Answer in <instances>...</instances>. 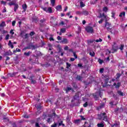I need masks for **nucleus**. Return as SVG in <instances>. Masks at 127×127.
I'll list each match as a JSON object with an SVG mask.
<instances>
[{"label": "nucleus", "mask_w": 127, "mask_h": 127, "mask_svg": "<svg viewBox=\"0 0 127 127\" xmlns=\"http://www.w3.org/2000/svg\"><path fill=\"white\" fill-rule=\"evenodd\" d=\"M108 20H105V27L107 28V30H109V29H112V24L108 22Z\"/></svg>", "instance_id": "nucleus-5"}, {"label": "nucleus", "mask_w": 127, "mask_h": 127, "mask_svg": "<svg viewBox=\"0 0 127 127\" xmlns=\"http://www.w3.org/2000/svg\"><path fill=\"white\" fill-rule=\"evenodd\" d=\"M37 110H40L41 109V105H38L36 107Z\"/></svg>", "instance_id": "nucleus-52"}, {"label": "nucleus", "mask_w": 127, "mask_h": 127, "mask_svg": "<svg viewBox=\"0 0 127 127\" xmlns=\"http://www.w3.org/2000/svg\"><path fill=\"white\" fill-rule=\"evenodd\" d=\"M105 82L106 84H108V83L109 82V78H107L105 79Z\"/></svg>", "instance_id": "nucleus-47"}, {"label": "nucleus", "mask_w": 127, "mask_h": 127, "mask_svg": "<svg viewBox=\"0 0 127 127\" xmlns=\"http://www.w3.org/2000/svg\"><path fill=\"white\" fill-rule=\"evenodd\" d=\"M8 5H9V6H11V5H14V11H15V12H16V10H17V9H18V4H17L15 1H10L8 3Z\"/></svg>", "instance_id": "nucleus-3"}, {"label": "nucleus", "mask_w": 127, "mask_h": 127, "mask_svg": "<svg viewBox=\"0 0 127 127\" xmlns=\"http://www.w3.org/2000/svg\"><path fill=\"white\" fill-rule=\"evenodd\" d=\"M10 33H11V34H12V35L13 34H14V33L13 32V30H11L10 31Z\"/></svg>", "instance_id": "nucleus-62"}, {"label": "nucleus", "mask_w": 127, "mask_h": 127, "mask_svg": "<svg viewBox=\"0 0 127 127\" xmlns=\"http://www.w3.org/2000/svg\"><path fill=\"white\" fill-rule=\"evenodd\" d=\"M45 19H41L40 20V22L41 23H44V22H45Z\"/></svg>", "instance_id": "nucleus-49"}, {"label": "nucleus", "mask_w": 127, "mask_h": 127, "mask_svg": "<svg viewBox=\"0 0 127 127\" xmlns=\"http://www.w3.org/2000/svg\"><path fill=\"white\" fill-rule=\"evenodd\" d=\"M81 13L83 15H88L89 14V12L87 10H83V11H82Z\"/></svg>", "instance_id": "nucleus-17"}, {"label": "nucleus", "mask_w": 127, "mask_h": 127, "mask_svg": "<svg viewBox=\"0 0 127 127\" xmlns=\"http://www.w3.org/2000/svg\"><path fill=\"white\" fill-rule=\"evenodd\" d=\"M104 106H105V104H102L98 107V109H102V108H104Z\"/></svg>", "instance_id": "nucleus-50"}, {"label": "nucleus", "mask_w": 127, "mask_h": 127, "mask_svg": "<svg viewBox=\"0 0 127 127\" xmlns=\"http://www.w3.org/2000/svg\"><path fill=\"white\" fill-rule=\"evenodd\" d=\"M64 91H65L66 94H68L70 91H71L72 92H74V90H73V88L72 87H67L65 89H64Z\"/></svg>", "instance_id": "nucleus-9"}, {"label": "nucleus", "mask_w": 127, "mask_h": 127, "mask_svg": "<svg viewBox=\"0 0 127 127\" xmlns=\"http://www.w3.org/2000/svg\"><path fill=\"white\" fill-rule=\"evenodd\" d=\"M24 31L21 32L20 35L22 38H24L25 39H26L28 38L29 35L28 34H25ZM25 34V35H24Z\"/></svg>", "instance_id": "nucleus-7"}, {"label": "nucleus", "mask_w": 127, "mask_h": 127, "mask_svg": "<svg viewBox=\"0 0 127 127\" xmlns=\"http://www.w3.org/2000/svg\"><path fill=\"white\" fill-rule=\"evenodd\" d=\"M96 42H102L103 41V40L101 38H99V39L96 40Z\"/></svg>", "instance_id": "nucleus-43"}, {"label": "nucleus", "mask_w": 127, "mask_h": 127, "mask_svg": "<svg viewBox=\"0 0 127 127\" xmlns=\"http://www.w3.org/2000/svg\"><path fill=\"white\" fill-rule=\"evenodd\" d=\"M17 73L16 72H13L12 73H8V77H14Z\"/></svg>", "instance_id": "nucleus-16"}, {"label": "nucleus", "mask_w": 127, "mask_h": 127, "mask_svg": "<svg viewBox=\"0 0 127 127\" xmlns=\"http://www.w3.org/2000/svg\"><path fill=\"white\" fill-rule=\"evenodd\" d=\"M22 7L23 9H24V11H26V9L27 8V5H26V4H24L22 5Z\"/></svg>", "instance_id": "nucleus-18"}, {"label": "nucleus", "mask_w": 127, "mask_h": 127, "mask_svg": "<svg viewBox=\"0 0 127 127\" xmlns=\"http://www.w3.org/2000/svg\"><path fill=\"white\" fill-rule=\"evenodd\" d=\"M104 71H105V68H101L99 70V72L101 73V74H102V73H104Z\"/></svg>", "instance_id": "nucleus-31"}, {"label": "nucleus", "mask_w": 127, "mask_h": 127, "mask_svg": "<svg viewBox=\"0 0 127 127\" xmlns=\"http://www.w3.org/2000/svg\"><path fill=\"white\" fill-rule=\"evenodd\" d=\"M124 47H125V46L124 45H121L120 48V50H123V49H124Z\"/></svg>", "instance_id": "nucleus-46"}, {"label": "nucleus", "mask_w": 127, "mask_h": 127, "mask_svg": "<svg viewBox=\"0 0 127 127\" xmlns=\"http://www.w3.org/2000/svg\"><path fill=\"white\" fill-rule=\"evenodd\" d=\"M112 50L114 51V52H112V53L116 52V51H118V46H113Z\"/></svg>", "instance_id": "nucleus-11"}, {"label": "nucleus", "mask_w": 127, "mask_h": 127, "mask_svg": "<svg viewBox=\"0 0 127 127\" xmlns=\"http://www.w3.org/2000/svg\"><path fill=\"white\" fill-rule=\"evenodd\" d=\"M120 17H122V16H124V17L126 16V12L123 11L120 13L119 14Z\"/></svg>", "instance_id": "nucleus-19"}, {"label": "nucleus", "mask_w": 127, "mask_h": 127, "mask_svg": "<svg viewBox=\"0 0 127 127\" xmlns=\"http://www.w3.org/2000/svg\"><path fill=\"white\" fill-rule=\"evenodd\" d=\"M118 94H119L120 96H121L123 97V96H125V93H123V92L121 91H118Z\"/></svg>", "instance_id": "nucleus-25"}, {"label": "nucleus", "mask_w": 127, "mask_h": 127, "mask_svg": "<svg viewBox=\"0 0 127 127\" xmlns=\"http://www.w3.org/2000/svg\"><path fill=\"white\" fill-rule=\"evenodd\" d=\"M0 2H1V4H3V5H5V4H6V2L3 0H1Z\"/></svg>", "instance_id": "nucleus-39"}, {"label": "nucleus", "mask_w": 127, "mask_h": 127, "mask_svg": "<svg viewBox=\"0 0 127 127\" xmlns=\"http://www.w3.org/2000/svg\"><path fill=\"white\" fill-rule=\"evenodd\" d=\"M31 83V84H35V83H36V81L34 80L33 79H32Z\"/></svg>", "instance_id": "nucleus-54"}, {"label": "nucleus", "mask_w": 127, "mask_h": 127, "mask_svg": "<svg viewBox=\"0 0 127 127\" xmlns=\"http://www.w3.org/2000/svg\"><path fill=\"white\" fill-rule=\"evenodd\" d=\"M64 21H62L60 23V25H64Z\"/></svg>", "instance_id": "nucleus-56"}, {"label": "nucleus", "mask_w": 127, "mask_h": 127, "mask_svg": "<svg viewBox=\"0 0 127 127\" xmlns=\"http://www.w3.org/2000/svg\"><path fill=\"white\" fill-rule=\"evenodd\" d=\"M51 37L49 38L50 41H54V38H53V35H50Z\"/></svg>", "instance_id": "nucleus-30"}, {"label": "nucleus", "mask_w": 127, "mask_h": 127, "mask_svg": "<svg viewBox=\"0 0 127 127\" xmlns=\"http://www.w3.org/2000/svg\"><path fill=\"white\" fill-rule=\"evenodd\" d=\"M35 34V32H34V31L31 32L30 33V36H33V35H34Z\"/></svg>", "instance_id": "nucleus-44"}, {"label": "nucleus", "mask_w": 127, "mask_h": 127, "mask_svg": "<svg viewBox=\"0 0 127 127\" xmlns=\"http://www.w3.org/2000/svg\"><path fill=\"white\" fill-rule=\"evenodd\" d=\"M98 62H99V64H103V63H104V61L99 59L98 60Z\"/></svg>", "instance_id": "nucleus-35"}, {"label": "nucleus", "mask_w": 127, "mask_h": 127, "mask_svg": "<svg viewBox=\"0 0 127 127\" xmlns=\"http://www.w3.org/2000/svg\"><path fill=\"white\" fill-rule=\"evenodd\" d=\"M98 127H105V122L104 121L101 122L100 123L97 124Z\"/></svg>", "instance_id": "nucleus-10"}, {"label": "nucleus", "mask_w": 127, "mask_h": 127, "mask_svg": "<svg viewBox=\"0 0 127 127\" xmlns=\"http://www.w3.org/2000/svg\"><path fill=\"white\" fill-rule=\"evenodd\" d=\"M56 9H57V10H60L61 9H62V6H61V5H58L56 7Z\"/></svg>", "instance_id": "nucleus-23"}, {"label": "nucleus", "mask_w": 127, "mask_h": 127, "mask_svg": "<svg viewBox=\"0 0 127 127\" xmlns=\"http://www.w3.org/2000/svg\"><path fill=\"white\" fill-rule=\"evenodd\" d=\"M35 127H40V126H39V123H36L35 124Z\"/></svg>", "instance_id": "nucleus-58"}, {"label": "nucleus", "mask_w": 127, "mask_h": 127, "mask_svg": "<svg viewBox=\"0 0 127 127\" xmlns=\"http://www.w3.org/2000/svg\"><path fill=\"white\" fill-rule=\"evenodd\" d=\"M82 120L80 119H77L74 121V123L76 124V125H79V124H80V123H81Z\"/></svg>", "instance_id": "nucleus-15"}, {"label": "nucleus", "mask_w": 127, "mask_h": 127, "mask_svg": "<svg viewBox=\"0 0 127 127\" xmlns=\"http://www.w3.org/2000/svg\"><path fill=\"white\" fill-rule=\"evenodd\" d=\"M114 86H115V87L117 88H120L121 86V83L120 82H118L117 84L115 83H114Z\"/></svg>", "instance_id": "nucleus-20"}, {"label": "nucleus", "mask_w": 127, "mask_h": 127, "mask_svg": "<svg viewBox=\"0 0 127 127\" xmlns=\"http://www.w3.org/2000/svg\"><path fill=\"white\" fill-rule=\"evenodd\" d=\"M73 56L75 57V59H77V58H78V57H77V55H76V53H73Z\"/></svg>", "instance_id": "nucleus-61"}, {"label": "nucleus", "mask_w": 127, "mask_h": 127, "mask_svg": "<svg viewBox=\"0 0 127 127\" xmlns=\"http://www.w3.org/2000/svg\"><path fill=\"white\" fill-rule=\"evenodd\" d=\"M84 127H91V125H90L89 124L85 123L84 125Z\"/></svg>", "instance_id": "nucleus-33"}, {"label": "nucleus", "mask_w": 127, "mask_h": 127, "mask_svg": "<svg viewBox=\"0 0 127 127\" xmlns=\"http://www.w3.org/2000/svg\"><path fill=\"white\" fill-rule=\"evenodd\" d=\"M98 120L104 121V122H108V117L107 114L105 113H101L98 115Z\"/></svg>", "instance_id": "nucleus-1"}, {"label": "nucleus", "mask_w": 127, "mask_h": 127, "mask_svg": "<svg viewBox=\"0 0 127 127\" xmlns=\"http://www.w3.org/2000/svg\"><path fill=\"white\" fill-rule=\"evenodd\" d=\"M60 31L63 33H65V32H66V28H62V29H61Z\"/></svg>", "instance_id": "nucleus-26"}, {"label": "nucleus", "mask_w": 127, "mask_h": 127, "mask_svg": "<svg viewBox=\"0 0 127 127\" xmlns=\"http://www.w3.org/2000/svg\"><path fill=\"white\" fill-rule=\"evenodd\" d=\"M82 79H83V77L82 76L77 75L76 80H78V81H82Z\"/></svg>", "instance_id": "nucleus-21"}, {"label": "nucleus", "mask_w": 127, "mask_h": 127, "mask_svg": "<svg viewBox=\"0 0 127 127\" xmlns=\"http://www.w3.org/2000/svg\"><path fill=\"white\" fill-rule=\"evenodd\" d=\"M85 30L88 33H94V29L91 26L86 27Z\"/></svg>", "instance_id": "nucleus-6"}, {"label": "nucleus", "mask_w": 127, "mask_h": 127, "mask_svg": "<svg viewBox=\"0 0 127 127\" xmlns=\"http://www.w3.org/2000/svg\"><path fill=\"white\" fill-rule=\"evenodd\" d=\"M112 16L111 17L114 18V19H116V17H115V15L116 14V12H115L114 11H113L111 13Z\"/></svg>", "instance_id": "nucleus-28"}, {"label": "nucleus", "mask_w": 127, "mask_h": 127, "mask_svg": "<svg viewBox=\"0 0 127 127\" xmlns=\"http://www.w3.org/2000/svg\"><path fill=\"white\" fill-rule=\"evenodd\" d=\"M89 55H90V56H92V57L95 56V53H94V52H90Z\"/></svg>", "instance_id": "nucleus-38"}, {"label": "nucleus", "mask_w": 127, "mask_h": 127, "mask_svg": "<svg viewBox=\"0 0 127 127\" xmlns=\"http://www.w3.org/2000/svg\"><path fill=\"white\" fill-rule=\"evenodd\" d=\"M5 39V40H8L9 39V35L8 34L6 35Z\"/></svg>", "instance_id": "nucleus-45"}, {"label": "nucleus", "mask_w": 127, "mask_h": 127, "mask_svg": "<svg viewBox=\"0 0 127 127\" xmlns=\"http://www.w3.org/2000/svg\"><path fill=\"white\" fill-rule=\"evenodd\" d=\"M108 7H104L103 9V11H105V12H107L108 11Z\"/></svg>", "instance_id": "nucleus-37"}, {"label": "nucleus", "mask_w": 127, "mask_h": 127, "mask_svg": "<svg viewBox=\"0 0 127 127\" xmlns=\"http://www.w3.org/2000/svg\"><path fill=\"white\" fill-rule=\"evenodd\" d=\"M113 127H120V122H118L117 123L113 125Z\"/></svg>", "instance_id": "nucleus-32"}, {"label": "nucleus", "mask_w": 127, "mask_h": 127, "mask_svg": "<svg viewBox=\"0 0 127 127\" xmlns=\"http://www.w3.org/2000/svg\"><path fill=\"white\" fill-rule=\"evenodd\" d=\"M30 54H31V52H28V53L25 52L24 53V55H25V56H29Z\"/></svg>", "instance_id": "nucleus-29"}, {"label": "nucleus", "mask_w": 127, "mask_h": 127, "mask_svg": "<svg viewBox=\"0 0 127 127\" xmlns=\"http://www.w3.org/2000/svg\"><path fill=\"white\" fill-rule=\"evenodd\" d=\"M48 117H49V118H48V119L47 120V123H48L49 124H51V118H52V115H48Z\"/></svg>", "instance_id": "nucleus-14"}, {"label": "nucleus", "mask_w": 127, "mask_h": 127, "mask_svg": "<svg viewBox=\"0 0 127 127\" xmlns=\"http://www.w3.org/2000/svg\"><path fill=\"white\" fill-rule=\"evenodd\" d=\"M101 17H104V18H105V20H109L110 19V18H109L107 15H105V13H103L102 15L101 16Z\"/></svg>", "instance_id": "nucleus-13"}, {"label": "nucleus", "mask_w": 127, "mask_h": 127, "mask_svg": "<svg viewBox=\"0 0 127 127\" xmlns=\"http://www.w3.org/2000/svg\"><path fill=\"white\" fill-rule=\"evenodd\" d=\"M103 93L101 92V86H99V91L96 92L93 95L95 100L97 101L99 99V97H102Z\"/></svg>", "instance_id": "nucleus-2"}, {"label": "nucleus", "mask_w": 127, "mask_h": 127, "mask_svg": "<svg viewBox=\"0 0 127 127\" xmlns=\"http://www.w3.org/2000/svg\"><path fill=\"white\" fill-rule=\"evenodd\" d=\"M16 22L15 21H14V20L12 22V26H14V25H15Z\"/></svg>", "instance_id": "nucleus-53"}, {"label": "nucleus", "mask_w": 127, "mask_h": 127, "mask_svg": "<svg viewBox=\"0 0 127 127\" xmlns=\"http://www.w3.org/2000/svg\"><path fill=\"white\" fill-rule=\"evenodd\" d=\"M103 21H104V19L102 18V19H101V20L100 21H98V22L100 24H102V23H103Z\"/></svg>", "instance_id": "nucleus-48"}, {"label": "nucleus", "mask_w": 127, "mask_h": 127, "mask_svg": "<svg viewBox=\"0 0 127 127\" xmlns=\"http://www.w3.org/2000/svg\"><path fill=\"white\" fill-rule=\"evenodd\" d=\"M12 126H13V127H16V125L15 124V123H13V124H12Z\"/></svg>", "instance_id": "nucleus-64"}, {"label": "nucleus", "mask_w": 127, "mask_h": 127, "mask_svg": "<svg viewBox=\"0 0 127 127\" xmlns=\"http://www.w3.org/2000/svg\"><path fill=\"white\" fill-rule=\"evenodd\" d=\"M5 25V22L4 21H2L1 23L0 24V27H4Z\"/></svg>", "instance_id": "nucleus-24"}, {"label": "nucleus", "mask_w": 127, "mask_h": 127, "mask_svg": "<svg viewBox=\"0 0 127 127\" xmlns=\"http://www.w3.org/2000/svg\"><path fill=\"white\" fill-rule=\"evenodd\" d=\"M68 49H69V47L68 46H65L64 48V50H68Z\"/></svg>", "instance_id": "nucleus-60"}, {"label": "nucleus", "mask_w": 127, "mask_h": 127, "mask_svg": "<svg viewBox=\"0 0 127 127\" xmlns=\"http://www.w3.org/2000/svg\"><path fill=\"white\" fill-rule=\"evenodd\" d=\"M36 53L37 56H41V53H40V52L36 51Z\"/></svg>", "instance_id": "nucleus-40"}, {"label": "nucleus", "mask_w": 127, "mask_h": 127, "mask_svg": "<svg viewBox=\"0 0 127 127\" xmlns=\"http://www.w3.org/2000/svg\"><path fill=\"white\" fill-rule=\"evenodd\" d=\"M51 0V3L52 6H54V5H55V1L56 0Z\"/></svg>", "instance_id": "nucleus-27"}, {"label": "nucleus", "mask_w": 127, "mask_h": 127, "mask_svg": "<svg viewBox=\"0 0 127 127\" xmlns=\"http://www.w3.org/2000/svg\"><path fill=\"white\" fill-rule=\"evenodd\" d=\"M77 66L79 68H83V64H78Z\"/></svg>", "instance_id": "nucleus-41"}, {"label": "nucleus", "mask_w": 127, "mask_h": 127, "mask_svg": "<svg viewBox=\"0 0 127 127\" xmlns=\"http://www.w3.org/2000/svg\"><path fill=\"white\" fill-rule=\"evenodd\" d=\"M8 46L11 47V48L12 49H13V44H12V43H11V41H9V43L8 44Z\"/></svg>", "instance_id": "nucleus-22"}, {"label": "nucleus", "mask_w": 127, "mask_h": 127, "mask_svg": "<svg viewBox=\"0 0 127 127\" xmlns=\"http://www.w3.org/2000/svg\"><path fill=\"white\" fill-rule=\"evenodd\" d=\"M88 106V103L86 102L84 104H83V107L84 108H87V107Z\"/></svg>", "instance_id": "nucleus-51"}, {"label": "nucleus", "mask_w": 127, "mask_h": 127, "mask_svg": "<svg viewBox=\"0 0 127 127\" xmlns=\"http://www.w3.org/2000/svg\"><path fill=\"white\" fill-rule=\"evenodd\" d=\"M42 8L44 11L46 12H48V13H52L53 12V10L51 7H42Z\"/></svg>", "instance_id": "nucleus-4"}, {"label": "nucleus", "mask_w": 127, "mask_h": 127, "mask_svg": "<svg viewBox=\"0 0 127 127\" xmlns=\"http://www.w3.org/2000/svg\"><path fill=\"white\" fill-rule=\"evenodd\" d=\"M12 55V52L10 51V50L7 51L3 54V56H10Z\"/></svg>", "instance_id": "nucleus-8"}, {"label": "nucleus", "mask_w": 127, "mask_h": 127, "mask_svg": "<svg viewBox=\"0 0 127 127\" xmlns=\"http://www.w3.org/2000/svg\"><path fill=\"white\" fill-rule=\"evenodd\" d=\"M61 43H63L64 44H67L68 43V40L66 38H64L63 40L60 42Z\"/></svg>", "instance_id": "nucleus-12"}, {"label": "nucleus", "mask_w": 127, "mask_h": 127, "mask_svg": "<svg viewBox=\"0 0 127 127\" xmlns=\"http://www.w3.org/2000/svg\"><path fill=\"white\" fill-rule=\"evenodd\" d=\"M57 39H58V40H62V37L59 36L57 37Z\"/></svg>", "instance_id": "nucleus-55"}, {"label": "nucleus", "mask_w": 127, "mask_h": 127, "mask_svg": "<svg viewBox=\"0 0 127 127\" xmlns=\"http://www.w3.org/2000/svg\"><path fill=\"white\" fill-rule=\"evenodd\" d=\"M57 127V124L56 123L51 126V127Z\"/></svg>", "instance_id": "nucleus-57"}, {"label": "nucleus", "mask_w": 127, "mask_h": 127, "mask_svg": "<svg viewBox=\"0 0 127 127\" xmlns=\"http://www.w3.org/2000/svg\"><path fill=\"white\" fill-rule=\"evenodd\" d=\"M80 7H84V6H85V4H84V2H83V1H80Z\"/></svg>", "instance_id": "nucleus-34"}, {"label": "nucleus", "mask_w": 127, "mask_h": 127, "mask_svg": "<svg viewBox=\"0 0 127 127\" xmlns=\"http://www.w3.org/2000/svg\"><path fill=\"white\" fill-rule=\"evenodd\" d=\"M20 51H21V50H20V49H18V48H17L16 49V51H14L13 52L14 53H15V52H20Z\"/></svg>", "instance_id": "nucleus-42"}, {"label": "nucleus", "mask_w": 127, "mask_h": 127, "mask_svg": "<svg viewBox=\"0 0 127 127\" xmlns=\"http://www.w3.org/2000/svg\"><path fill=\"white\" fill-rule=\"evenodd\" d=\"M78 32H81V27H78Z\"/></svg>", "instance_id": "nucleus-63"}, {"label": "nucleus", "mask_w": 127, "mask_h": 127, "mask_svg": "<svg viewBox=\"0 0 127 127\" xmlns=\"http://www.w3.org/2000/svg\"><path fill=\"white\" fill-rule=\"evenodd\" d=\"M76 13V14H82V12H80L79 11H77Z\"/></svg>", "instance_id": "nucleus-59"}, {"label": "nucleus", "mask_w": 127, "mask_h": 127, "mask_svg": "<svg viewBox=\"0 0 127 127\" xmlns=\"http://www.w3.org/2000/svg\"><path fill=\"white\" fill-rule=\"evenodd\" d=\"M66 69H68L69 67H71V64L68 63H66Z\"/></svg>", "instance_id": "nucleus-36"}]
</instances>
